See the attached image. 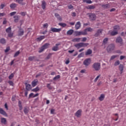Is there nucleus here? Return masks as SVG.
Returning a JSON list of instances; mask_svg holds the SVG:
<instances>
[{
	"mask_svg": "<svg viewBox=\"0 0 126 126\" xmlns=\"http://www.w3.org/2000/svg\"><path fill=\"white\" fill-rule=\"evenodd\" d=\"M55 16L56 17L59 21H63V18L62 17L60 16V15L58 13H55Z\"/></svg>",
	"mask_w": 126,
	"mask_h": 126,
	"instance_id": "17",
	"label": "nucleus"
},
{
	"mask_svg": "<svg viewBox=\"0 0 126 126\" xmlns=\"http://www.w3.org/2000/svg\"><path fill=\"white\" fill-rule=\"evenodd\" d=\"M100 75H98V76H97L95 78V79H94V82H97V81L98 79H99V78L100 77Z\"/></svg>",
	"mask_w": 126,
	"mask_h": 126,
	"instance_id": "55",
	"label": "nucleus"
},
{
	"mask_svg": "<svg viewBox=\"0 0 126 126\" xmlns=\"http://www.w3.org/2000/svg\"><path fill=\"white\" fill-rule=\"evenodd\" d=\"M47 87L48 89H52V87H51V85L50 84H47Z\"/></svg>",
	"mask_w": 126,
	"mask_h": 126,
	"instance_id": "60",
	"label": "nucleus"
},
{
	"mask_svg": "<svg viewBox=\"0 0 126 126\" xmlns=\"http://www.w3.org/2000/svg\"><path fill=\"white\" fill-rule=\"evenodd\" d=\"M83 56H84V53L83 52H82L78 55V58H79V59H80V58H82V57H83Z\"/></svg>",
	"mask_w": 126,
	"mask_h": 126,
	"instance_id": "45",
	"label": "nucleus"
},
{
	"mask_svg": "<svg viewBox=\"0 0 126 126\" xmlns=\"http://www.w3.org/2000/svg\"><path fill=\"white\" fill-rule=\"evenodd\" d=\"M14 22L17 23V22L19 20V16L18 15H15L14 16Z\"/></svg>",
	"mask_w": 126,
	"mask_h": 126,
	"instance_id": "26",
	"label": "nucleus"
},
{
	"mask_svg": "<svg viewBox=\"0 0 126 126\" xmlns=\"http://www.w3.org/2000/svg\"><path fill=\"white\" fill-rule=\"evenodd\" d=\"M50 47V43H45L40 48H39V53H42L45 51L46 49H48Z\"/></svg>",
	"mask_w": 126,
	"mask_h": 126,
	"instance_id": "3",
	"label": "nucleus"
},
{
	"mask_svg": "<svg viewBox=\"0 0 126 126\" xmlns=\"http://www.w3.org/2000/svg\"><path fill=\"white\" fill-rule=\"evenodd\" d=\"M24 112L25 113V114H28L29 112V110H28V109H27V108L25 107L24 109Z\"/></svg>",
	"mask_w": 126,
	"mask_h": 126,
	"instance_id": "41",
	"label": "nucleus"
},
{
	"mask_svg": "<svg viewBox=\"0 0 126 126\" xmlns=\"http://www.w3.org/2000/svg\"><path fill=\"white\" fill-rule=\"evenodd\" d=\"M43 39H45L44 35H41V36H39V37L37 38V41H42V40H43Z\"/></svg>",
	"mask_w": 126,
	"mask_h": 126,
	"instance_id": "27",
	"label": "nucleus"
},
{
	"mask_svg": "<svg viewBox=\"0 0 126 126\" xmlns=\"http://www.w3.org/2000/svg\"><path fill=\"white\" fill-rule=\"evenodd\" d=\"M87 40V38L86 37H83L82 40V42H86V40Z\"/></svg>",
	"mask_w": 126,
	"mask_h": 126,
	"instance_id": "64",
	"label": "nucleus"
},
{
	"mask_svg": "<svg viewBox=\"0 0 126 126\" xmlns=\"http://www.w3.org/2000/svg\"><path fill=\"white\" fill-rule=\"evenodd\" d=\"M86 2L87 3H89V4H90V3H92V1H91V0H87V1H86Z\"/></svg>",
	"mask_w": 126,
	"mask_h": 126,
	"instance_id": "62",
	"label": "nucleus"
},
{
	"mask_svg": "<svg viewBox=\"0 0 126 126\" xmlns=\"http://www.w3.org/2000/svg\"><path fill=\"white\" fill-rule=\"evenodd\" d=\"M26 89L29 91L31 90V85L29 84L26 83Z\"/></svg>",
	"mask_w": 126,
	"mask_h": 126,
	"instance_id": "20",
	"label": "nucleus"
},
{
	"mask_svg": "<svg viewBox=\"0 0 126 126\" xmlns=\"http://www.w3.org/2000/svg\"><path fill=\"white\" fill-rule=\"evenodd\" d=\"M16 6H17V4L15 3H11L10 5V7L11 8H12L13 9L15 8L16 7Z\"/></svg>",
	"mask_w": 126,
	"mask_h": 126,
	"instance_id": "23",
	"label": "nucleus"
},
{
	"mask_svg": "<svg viewBox=\"0 0 126 126\" xmlns=\"http://www.w3.org/2000/svg\"><path fill=\"white\" fill-rule=\"evenodd\" d=\"M90 63H91V59L90 58H88L83 62V64L86 66H88Z\"/></svg>",
	"mask_w": 126,
	"mask_h": 126,
	"instance_id": "5",
	"label": "nucleus"
},
{
	"mask_svg": "<svg viewBox=\"0 0 126 126\" xmlns=\"http://www.w3.org/2000/svg\"><path fill=\"white\" fill-rule=\"evenodd\" d=\"M0 43L1 44H5L6 43V41L5 40V39H4V38H1L0 39Z\"/></svg>",
	"mask_w": 126,
	"mask_h": 126,
	"instance_id": "34",
	"label": "nucleus"
},
{
	"mask_svg": "<svg viewBox=\"0 0 126 126\" xmlns=\"http://www.w3.org/2000/svg\"><path fill=\"white\" fill-rule=\"evenodd\" d=\"M81 113H82V110L79 109L75 113V116H76L77 118H80V117H81Z\"/></svg>",
	"mask_w": 126,
	"mask_h": 126,
	"instance_id": "8",
	"label": "nucleus"
},
{
	"mask_svg": "<svg viewBox=\"0 0 126 126\" xmlns=\"http://www.w3.org/2000/svg\"><path fill=\"white\" fill-rule=\"evenodd\" d=\"M81 38L80 37H77V38H75L73 39V42H80V40H81Z\"/></svg>",
	"mask_w": 126,
	"mask_h": 126,
	"instance_id": "32",
	"label": "nucleus"
},
{
	"mask_svg": "<svg viewBox=\"0 0 126 126\" xmlns=\"http://www.w3.org/2000/svg\"><path fill=\"white\" fill-rule=\"evenodd\" d=\"M70 62V61H69V59H68L65 62V64H68V63H69Z\"/></svg>",
	"mask_w": 126,
	"mask_h": 126,
	"instance_id": "63",
	"label": "nucleus"
},
{
	"mask_svg": "<svg viewBox=\"0 0 126 126\" xmlns=\"http://www.w3.org/2000/svg\"><path fill=\"white\" fill-rule=\"evenodd\" d=\"M113 29L114 31H117L118 32V31H119V30L120 29V26L116 25L114 26L113 27Z\"/></svg>",
	"mask_w": 126,
	"mask_h": 126,
	"instance_id": "21",
	"label": "nucleus"
},
{
	"mask_svg": "<svg viewBox=\"0 0 126 126\" xmlns=\"http://www.w3.org/2000/svg\"><path fill=\"white\" fill-rule=\"evenodd\" d=\"M110 35L111 36H116V35H118V32L116 31H114L113 30V31L110 32Z\"/></svg>",
	"mask_w": 126,
	"mask_h": 126,
	"instance_id": "24",
	"label": "nucleus"
},
{
	"mask_svg": "<svg viewBox=\"0 0 126 126\" xmlns=\"http://www.w3.org/2000/svg\"><path fill=\"white\" fill-rule=\"evenodd\" d=\"M93 67L95 70L98 71L101 68V64L99 63H95L93 64Z\"/></svg>",
	"mask_w": 126,
	"mask_h": 126,
	"instance_id": "2",
	"label": "nucleus"
},
{
	"mask_svg": "<svg viewBox=\"0 0 126 126\" xmlns=\"http://www.w3.org/2000/svg\"><path fill=\"white\" fill-rule=\"evenodd\" d=\"M5 5L4 4H1L0 5V9H3L4 7H5Z\"/></svg>",
	"mask_w": 126,
	"mask_h": 126,
	"instance_id": "53",
	"label": "nucleus"
},
{
	"mask_svg": "<svg viewBox=\"0 0 126 126\" xmlns=\"http://www.w3.org/2000/svg\"><path fill=\"white\" fill-rule=\"evenodd\" d=\"M18 106L19 107L20 111H22V110L23 109V107H22V102L20 100L18 102Z\"/></svg>",
	"mask_w": 126,
	"mask_h": 126,
	"instance_id": "25",
	"label": "nucleus"
},
{
	"mask_svg": "<svg viewBox=\"0 0 126 126\" xmlns=\"http://www.w3.org/2000/svg\"><path fill=\"white\" fill-rule=\"evenodd\" d=\"M114 116H116V117H117V118L114 120V121H118L119 119V114L118 113H116V114H114Z\"/></svg>",
	"mask_w": 126,
	"mask_h": 126,
	"instance_id": "56",
	"label": "nucleus"
},
{
	"mask_svg": "<svg viewBox=\"0 0 126 126\" xmlns=\"http://www.w3.org/2000/svg\"><path fill=\"white\" fill-rule=\"evenodd\" d=\"M59 25H60V26H61L62 27L64 28L66 26V24L63 23H60L59 24Z\"/></svg>",
	"mask_w": 126,
	"mask_h": 126,
	"instance_id": "38",
	"label": "nucleus"
},
{
	"mask_svg": "<svg viewBox=\"0 0 126 126\" xmlns=\"http://www.w3.org/2000/svg\"><path fill=\"white\" fill-rule=\"evenodd\" d=\"M116 43H119L120 45H123L124 42H123V38L121 37H118L116 38Z\"/></svg>",
	"mask_w": 126,
	"mask_h": 126,
	"instance_id": "7",
	"label": "nucleus"
},
{
	"mask_svg": "<svg viewBox=\"0 0 126 126\" xmlns=\"http://www.w3.org/2000/svg\"><path fill=\"white\" fill-rule=\"evenodd\" d=\"M102 7H103V8H108V7H109V4H102Z\"/></svg>",
	"mask_w": 126,
	"mask_h": 126,
	"instance_id": "42",
	"label": "nucleus"
},
{
	"mask_svg": "<svg viewBox=\"0 0 126 126\" xmlns=\"http://www.w3.org/2000/svg\"><path fill=\"white\" fill-rule=\"evenodd\" d=\"M89 45V43L80 42L76 44H74V47L75 48L78 49H80V48H85V47H87Z\"/></svg>",
	"mask_w": 126,
	"mask_h": 126,
	"instance_id": "1",
	"label": "nucleus"
},
{
	"mask_svg": "<svg viewBox=\"0 0 126 126\" xmlns=\"http://www.w3.org/2000/svg\"><path fill=\"white\" fill-rule=\"evenodd\" d=\"M0 114L1 115H3V116H5V117L7 116L6 112H5V111H4V110H3V109H2L1 108H0Z\"/></svg>",
	"mask_w": 126,
	"mask_h": 126,
	"instance_id": "14",
	"label": "nucleus"
},
{
	"mask_svg": "<svg viewBox=\"0 0 126 126\" xmlns=\"http://www.w3.org/2000/svg\"><path fill=\"white\" fill-rule=\"evenodd\" d=\"M73 33V30H69L67 32V35H72Z\"/></svg>",
	"mask_w": 126,
	"mask_h": 126,
	"instance_id": "33",
	"label": "nucleus"
},
{
	"mask_svg": "<svg viewBox=\"0 0 126 126\" xmlns=\"http://www.w3.org/2000/svg\"><path fill=\"white\" fill-rule=\"evenodd\" d=\"M103 32V30L99 29L94 34L95 37H99L101 34H102V32Z\"/></svg>",
	"mask_w": 126,
	"mask_h": 126,
	"instance_id": "9",
	"label": "nucleus"
},
{
	"mask_svg": "<svg viewBox=\"0 0 126 126\" xmlns=\"http://www.w3.org/2000/svg\"><path fill=\"white\" fill-rule=\"evenodd\" d=\"M96 7L95 5H89L87 8V9H94Z\"/></svg>",
	"mask_w": 126,
	"mask_h": 126,
	"instance_id": "30",
	"label": "nucleus"
},
{
	"mask_svg": "<svg viewBox=\"0 0 126 126\" xmlns=\"http://www.w3.org/2000/svg\"><path fill=\"white\" fill-rule=\"evenodd\" d=\"M20 14H21V15H22V16H25V15H26V12H21Z\"/></svg>",
	"mask_w": 126,
	"mask_h": 126,
	"instance_id": "59",
	"label": "nucleus"
},
{
	"mask_svg": "<svg viewBox=\"0 0 126 126\" xmlns=\"http://www.w3.org/2000/svg\"><path fill=\"white\" fill-rule=\"evenodd\" d=\"M35 58H36L35 56H31L29 57L28 60L30 62H32V61H34V60H35Z\"/></svg>",
	"mask_w": 126,
	"mask_h": 126,
	"instance_id": "35",
	"label": "nucleus"
},
{
	"mask_svg": "<svg viewBox=\"0 0 126 126\" xmlns=\"http://www.w3.org/2000/svg\"><path fill=\"white\" fill-rule=\"evenodd\" d=\"M8 37H9L10 38H12V37H13V33L11 32L10 33H8Z\"/></svg>",
	"mask_w": 126,
	"mask_h": 126,
	"instance_id": "46",
	"label": "nucleus"
},
{
	"mask_svg": "<svg viewBox=\"0 0 126 126\" xmlns=\"http://www.w3.org/2000/svg\"><path fill=\"white\" fill-rule=\"evenodd\" d=\"M46 6H47V3L45 0H43L41 1V7L43 10L46 9Z\"/></svg>",
	"mask_w": 126,
	"mask_h": 126,
	"instance_id": "10",
	"label": "nucleus"
},
{
	"mask_svg": "<svg viewBox=\"0 0 126 126\" xmlns=\"http://www.w3.org/2000/svg\"><path fill=\"white\" fill-rule=\"evenodd\" d=\"M105 98V95L102 94L100 95V97H99V101H103Z\"/></svg>",
	"mask_w": 126,
	"mask_h": 126,
	"instance_id": "31",
	"label": "nucleus"
},
{
	"mask_svg": "<svg viewBox=\"0 0 126 126\" xmlns=\"http://www.w3.org/2000/svg\"><path fill=\"white\" fill-rule=\"evenodd\" d=\"M8 83L9 84V85H10L11 86H13L14 85V83L13 82H12V81H9L8 82Z\"/></svg>",
	"mask_w": 126,
	"mask_h": 126,
	"instance_id": "49",
	"label": "nucleus"
},
{
	"mask_svg": "<svg viewBox=\"0 0 126 126\" xmlns=\"http://www.w3.org/2000/svg\"><path fill=\"white\" fill-rule=\"evenodd\" d=\"M23 0H16V1L19 4H21V5H25V4H26V3L23 2Z\"/></svg>",
	"mask_w": 126,
	"mask_h": 126,
	"instance_id": "18",
	"label": "nucleus"
},
{
	"mask_svg": "<svg viewBox=\"0 0 126 126\" xmlns=\"http://www.w3.org/2000/svg\"><path fill=\"white\" fill-rule=\"evenodd\" d=\"M61 45V43H57L56 44V46H54L52 48V51H54V52H57V51L59 50V46Z\"/></svg>",
	"mask_w": 126,
	"mask_h": 126,
	"instance_id": "11",
	"label": "nucleus"
},
{
	"mask_svg": "<svg viewBox=\"0 0 126 126\" xmlns=\"http://www.w3.org/2000/svg\"><path fill=\"white\" fill-rule=\"evenodd\" d=\"M10 50V47H7L6 48V49L5 50L4 52L5 53H7L8 52H9V51Z\"/></svg>",
	"mask_w": 126,
	"mask_h": 126,
	"instance_id": "54",
	"label": "nucleus"
},
{
	"mask_svg": "<svg viewBox=\"0 0 126 126\" xmlns=\"http://www.w3.org/2000/svg\"><path fill=\"white\" fill-rule=\"evenodd\" d=\"M51 56H52V54L50 53L47 56V57L45 58L46 60H49L50 59V58H51Z\"/></svg>",
	"mask_w": 126,
	"mask_h": 126,
	"instance_id": "58",
	"label": "nucleus"
},
{
	"mask_svg": "<svg viewBox=\"0 0 126 126\" xmlns=\"http://www.w3.org/2000/svg\"><path fill=\"white\" fill-rule=\"evenodd\" d=\"M19 54H20V52L19 51L16 52L14 55V57L15 58L16 57H17Z\"/></svg>",
	"mask_w": 126,
	"mask_h": 126,
	"instance_id": "50",
	"label": "nucleus"
},
{
	"mask_svg": "<svg viewBox=\"0 0 126 126\" xmlns=\"http://www.w3.org/2000/svg\"><path fill=\"white\" fill-rule=\"evenodd\" d=\"M24 35V31L22 29H19V31L18 32V36H23Z\"/></svg>",
	"mask_w": 126,
	"mask_h": 126,
	"instance_id": "12",
	"label": "nucleus"
},
{
	"mask_svg": "<svg viewBox=\"0 0 126 126\" xmlns=\"http://www.w3.org/2000/svg\"><path fill=\"white\" fill-rule=\"evenodd\" d=\"M68 7L69 9H72V8H73V6H72L71 4H70L68 5Z\"/></svg>",
	"mask_w": 126,
	"mask_h": 126,
	"instance_id": "61",
	"label": "nucleus"
},
{
	"mask_svg": "<svg viewBox=\"0 0 126 126\" xmlns=\"http://www.w3.org/2000/svg\"><path fill=\"white\" fill-rule=\"evenodd\" d=\"M16 14V12L14 11L10 13V16H13V15H15Z\"/></svg>",
	"mask_w": 126,
	"mask_h": 126,
	"instance_id": "57",
	"label": "nucleus"
},
{
	"mask_svg": "<svg viewBox=\"0 0 126 126\" xmlns=\"http://www.w3.org/2000/svg\"><path fill=\"white\" fill-rule=\"evenodd\" d=\"M80 27H81V24L80 23V22H77L75 25L76 30H78Z\"/></svg>",
	"mask_w": 126,
	"mask_h": 126,
	"instance_id": "15",
	"label": "nucleus"
},
{
	"mask_svg": "<svg viewBox=\"0 0 126 126\" xmlns=\"http://www.w3.org/2000/svg\"><path fill=\"white\" fill-rule=\"evenodd\" d=\"M85 31H86V32H93V29L91 28H88L87 29H85Z\"/></svg>",
	"mask_w": 126,
	"mask_h": 126,
	"instance_id": "36",
	"label": "nucleus"
},
{
	"mask_svg": "<svg viewBox=\"0 0 126 126\" xmlns=\"http://www.w3.org/2000/svg\"><path fill=\"white\" fill-rule=\"evenodd\" d=\"M92 54V50L91 49H88L87 52L85 53L86 56H89Z\"/></svg>",
	"mask_w": 126,
	"mask_h": 126,
	"instance_id": "22",
	"label": "nucleus"
},
{
	"mask_svg": "<svg viewBox=\"0 0 126 126\" xmlns=\"http://www.w3.org/2000/svg\"><path fill=\"white\" fill-rule=\"evenodd\" d=\"M61 30L62 29H57L53 27L51 28V31L54 32L59 33L61 32Z\"/></svg>",
	"mask_w": 126,
	"mask_h": 126,
	"instance_id": "6",
	"label": "nucleus"
},
{
	"mask_svg": "<svg viewBox=\"0 0 126 126\" xmlns=\"http://www.w3.org/2000/svg\"><path fill=\"white\" fill-rule=\"evenodd\" d=\"M109 40V38H105L103 39V42H102V45H106L107 43H108V41Z\"/></svg>",
	"mask_w": 126,
	"mask_h": 126,
	"instance_id": "28",
	"label": "nucleus"
},
{
	"mask_svg": "<svg viewBox=\"0 0 126 126\" xmlns=\"http://www.w3.org/2000/svg\"><path fill=\"white\" fill-rule=\"evenodd\" d=\"M119 64H120V61H117L114 63V65L115 66H117V65H119Z\"/></svg>",
	"mask_w": 126,
	"mask_h": 126,
	"instance_id": "52",
	"label": "nucleus"
},
{
	"mask_svg": "<svg viewBox=\"0 0 126 126\" xmlns=\"http://www.w3.org/2000/svg\"><path fill=\"white\" fill-rule=\"evenodd\" d=\"M119 69L121 71V73H123V71L124 70V65L123 64H120L119 65Z\"/></svg>",
	"mask_w": 126,
	"mask_h": 126,
	"instance_id": "29",
	"label": "nucleus"
},
{
	"mask_svg": "<svg viewBox=\"0 0 126 126\" xmlns=\"http://www.w3.org/2000/svg\"><path fill=\"white\" fill-rule=\"evenodd\" d=\"M59 78H61V76L60 75H58L53 78V80H58Z\"/></svg>",
	"mask_w": 126,
	"mask_h": 126,
	"instance_id": "40",
	"label": "nucleus"
},
{
	"mask_svg": "<svg viewBox=\"0 0 126 126\" xmlns=\"http://www.w3.org/2000/svg\"><path fill=\"white\" fill-rule=\"evenodd\" d=\"M38 84V80L37 79H34L32 82V87H35L36 85Z\"/></svg>",
	"mask_w": 126,
	"mask_h": 126,
	"instance_id": "16",
	"label": "nucleus"
},
{
	"mask_svg": "<svg viewBox=\"0 0 126 126\" xmlns=\"http://www.w3.org/2000/svg\"><path fill=\"white\" fill-rule=\"evenodd\" d=\"M13 77H14V74L12 73L9 76L8 78H9V79H12V78H13Z\"/></svg>",
	"mask_w": 126,
	"mask_h": 126,
	"instance_id": "44",
	"label": "nucleus"
},
{
	"mask_svg": "<svg viewBox=\"0 0 126 126\" xmlns=\"http://www.w3.org/2000/svg\"><path fill=\"white\" fill-rule=\"evenodd\" d=\"M81 35H87V32L85 30L83 32H81Z\"/></svg>",
	"mask_w": 126,
	"mask_h": 126,
	"instance_id": "43",
	"label": "nucleus"
},
{
	"mask_svg": "<svg viewBox=\"0 0 126 126\" xmlns=\"http://www.w3.org/2000/svg\"><path fill=\"white\" fill-rule=\"evenodd\" d=\"M89 17H90V19H91V20L93 21V20H95V19H96V15H95V14H90L89 15Z\"/></svg>",
	"mask_w": 126,
	"mask_h": 126,
	"instance_id": "13",
	"label": "nucleus"
},
{
	"mask_svg": "<svg viewBox=\"0 0 126 126\" xmlns=\"http://www.w3.org/2000/svg\"><path fill=\"white\" fill-rule=\"evenodd\" d=\"M6 33H10L11 32V27H9L6 30Z\"/></svg>",
	"mask_w": 126,
	"mask_h": 126,
	"instance_id": "39",
	"label": "nucleus"
},
{
	"mask_svg": "<svg viewBox=\"0 0 126 126\" xmlns=\"http://www.w3.org/2000/svg\"><path fill=\"white\" fill-rule=\"evenodd\" d=\"M1 124H3V125H6V119L3 118V117H1Z\"/></svg>",
	"mask_w": 126,
	"mask_h": 126,
	"instance_id": "19",
	"label": "nucleus"
},
{
	"mask_svg": "<svg viewBox=\"0 0 126 126\" xmlns=\"http://www.w3.org/2000/svg\"><path fill=\"white\" fill-rule=\"evenodd\" d=\"M39 90H40V89L38 87H36L35 88L33 89L32 91V92H38Z\"/></svg>",
	"mask_w": 126,
	"mask_h": 126,
	"instance_id": "37",
	"label": "nucleus"
},
{
	"mask_svg": "<svg viewBox=\"0 0 126 126\" xmlns=\"http://www.w3.org/2000/svg\"><path fill=\"white\" fill-rule=\"evenodd\" d=\"M115 49V45L110 44L107 48L106 50L108 53H111V51H114Z\"/></svg>",
	"mask_w": 126,
	"mask_h": 126,
	"instance_id": "4",
	"label": "nucleus"
},
{
	"mask_svg": "<svg viewBox=\"0 0 126 126\" xmlns=\"http://www.w3.org/2000/svg\"><path fill=\"white\" fill-rule=\"evenodd\" d=\"M116 58H118V55H113L111 56L110 60L112 61L113 60H115Z\"/></svg>",
	"mask_w": 126,
	"mask_h": 126,
	"instance_id": "47",
	"label": "nucleus"
},
{
	"mask_svg": "<svg viewBox=\"0 0 126 126\" xmlns=\"http://www.w3.org/2000/svg\"><path fill=\"white\" fill-rule=\"evenodd\" d=\"M48 27H49V25L48 24V23H45L43 25V28H48Z\"/></svg>",
	"mask_w": 126,
	"mask_h": 126,
	"instance_id": "51",
	"label": "nucleus"
},
{
	"mask_svg": "<svg viewBox=\"0 0 126 126\" xmlns=\"http://www.w3.org/2000/svg\"><path fill=\"white\" fill-rule=\"evenodd\" d=\"M76 36H80L81 35V32L77 31L75 32Z\"/></svg>",
	"mask_w": 126,
	"mask_h": 126,
	"instance_id": "48",
	"label": "nucleus"
}]
</instances>
